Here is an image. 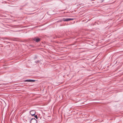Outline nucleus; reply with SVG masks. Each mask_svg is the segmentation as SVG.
Wrapping results in <instances>:
<instances>
[{
    "mask_svg": "<svg viewBox=\"0 0 123 123\" xmlns=\"http://www.w3.org/2000/svg\"><path fill=\"white\" fill-rule=\"evenodd\" d=\"M37 121L35 118H32L30 121V123H37Z\"/></svg>",
    "mask_w": 123,
    "mask_h": 123,
    "instance_id": "obj_1",
    "label": "nucleus"
},
{
    "mask_svg": "<svg viewBox=\"0 0 123 123\" xmlns=\"http://www.w3.org/2000/svg\"><path fill=\"white\" fill-rule=\"evenodd\" d=\"M30 113L32 116H34L35 115V114L36 112L34 110H32L31 111Z\"/></svg>",
    "mask_w": 123,
    "mask_h": 123,
    "instance_id": "obj_2",
    "label": "nucleus"
},
{
    "mask_svg": "<svg viewBox=\"0 0 123 123\" xmlns=\"http://www.w3.org/2000/svg\"><path fill=\"white\" fill-rule=\"evenodd\" d=\"M33 40L34 41H35L36 42H38L40 40V39L39 38H34L33 39Z\"/></svg>",
    "mask_w": 123,
    "mask_h": 123,
    "instance_id": "obj_3",
    "label": "nucleus"
},
{
    "mask_svg": "<svg viewBox=\"0 0 123 123\" xmlns=\"http://www.w3.org/2000/svg\"><path fill=\"white\" fill-rule=\"evenodd\" d=\"M35 81V80H25V82H34Z\"/></svg>",
    "mask_w": 123,
    "mask_h": 123,
    "instance_id": "obj_4",
    "label": "nucleus"
},
{
    "mask_svg": "<svg viewBox=\"0 0 123 123\" xmlns=\"http://www.w3.org/2000/svg\"><path fill=\"white\" fill-rule=\"evenodd\" d=\"M73 19L68 18H66V19H65V20H64V21H69L71 20H73Z\"/></svg>",
    "mask_w": 123,
    "mask_h": 123,
    "instance_id": "obj_5",
    "label": "nucleus"
},
{
    "mask_svg": "<svg viewBox=\"0 0 123 123\" xmlns=\"http://www.w3.org/2000/svg\"><path fill=\"white\" fill-rule=\"evenodd\" d=\"M34 117L37 119H38V117H37V116L36 115H34Z\"/></svg>",
    "mask_w": 123,
    "mask_h": 123,
    "instance_id": "obj_6",
    "label": "nucleus"
},
{
    "mask_svg": "<svg viewBox=\"0 0 123 123\" xmlns=\"http://www.w3.org/2000/svg\"><path fill=\"white\" fill-rule=\"evenodd\" d=\"M40 61L39 60H38L37 61H35V62L36 63H39L40 62Z\"/></svg>",
    "mask_w": 123,
    "mask_h": 123,
    "instance_id": "obj_7",
    "label": "nucleus"
}]
</instances>
